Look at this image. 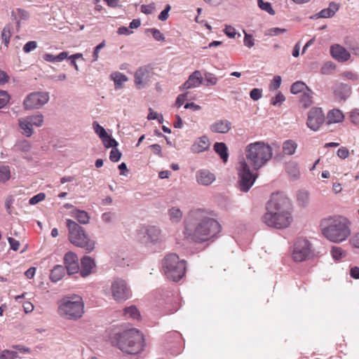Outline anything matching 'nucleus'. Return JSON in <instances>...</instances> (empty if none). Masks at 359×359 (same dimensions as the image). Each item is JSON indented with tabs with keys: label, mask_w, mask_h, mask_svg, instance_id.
I'll use <instances>...</instances> for the list:
<instances>
[{
	"label": "nucleus",
	"mask_w": 359,
	"mask_h": 359,
	"mask_svg": "<svg viewBox=\"0 0 359 359\" xmlns=\"http://www.w3.org/2000/svg\"><path fill=\"white\" fill-rule=\"evenodd\" d=\"M314 255L311 243L304 238H297L291 247V257L295 262H302Z\"/></svg>",
	"instance_id": "nucleus-11"
},
{
	"label": "nucleus",
	"mask_w": 359,
	"mask_h": 359,
	"mask_svg": "<svg viewBox=\"0 0 359 359\" xmlns=\"http://www.w3.org/2000/svg\"><path fill=\"white\" fill-rule=\"evenodd\" d=\"M121 155V153L118 151V149L113 148L110 151L109 159L112 162H118L120 160Z\"/></svg>",
	"instance_id": "nucleus-50"
},
{
	"label": "nucleus",
	"mask_w": 359,
	"mask_h": 359,
	"mask_svg": "<svg viewBox=\"0 0 359 359\" xmlns=\"http://www.w3.org/2000/svg\"><path fill=\"white\" fill-rule=\"evenodd\" d=\"M247 163L253 170H257L264 166L269 159V145L262 142L248 144L245 148Z\"/></svg>",
	"instance_id": "nucleus-7"
},
{
	"label": "nucleus",
	"mask_w": 359,
	"mask_h": 359,
	"mask_svg": "<svg viewBox=\"0 0 359 359\" xmlns=\"http://www.w3.org/2000/svg\"><path fill=\"white\" fill-rule=\"evenodd\" d=\"M320 227L323 235L332 243H339L351 235V229L346 218L330 217L321 220Z\"/></svg>",
	"instance_id": "nucleus-3"
},
{
	"label": "nucleus",
	"mask_w": 359,
	"mask_h": 359,
	"mask_svg": "<svg viewBox=\"0 0 359 359\" xmlns=\"http://www.w3.org/2000/svg\"><path fill=\"white\" fill-rule=\"evenodd\" d=\"M297 148V144L292 140H287L283 144V151L286 155H293Z\"/></svg>",
	"instance_id": "nucleus-32"
},
{
	"label": "nucleus",
	"mask_w": 359,
	"mask_h": 359,
	"mask_svg": "<svg viewBox=\"0 0 359 359\" xmlns=\"http://www.w3.org/2000/svg\"><path fill=\"white\" fill-rule=\"evenodd\" d=\"M32 145L29 141L27 140H21L18 141L15 145L14 148L16 151H20L22 152H27L31 149Z\"/></svg>",
	"instance_id": "nucleus-38"
},
{
	"label": "nucleus",
	"mask_w": 359,
	"mask_h": 359,
	"mask_svg": "<svg viewBox=\"0 0 359 359\" xmlns=\"http://www.w3.org/2000/svg\"><path fill=\"white\" fill-rule=\"evenodd\" d=\"M285 100V97L281 92H278L271 104L274 106H280Z\"/></svg>",
	"instance_id": "nucleus-49"
},
{
	"label": "nucleus",
	"mask_w": 359,
	"mask_h": 359,
	"mask_svg": "<svg viewBox=\"0 0 359 359\" xmlns=\"http://www.w3.org/2000/svg\"><path fill=\"white\" fill-rule=\"evenodd\" d=\"M147 32H150L154 39L158 41H165V36L164 35L156 28H150L147 29Z\"/></svg>",
	"instance_id": "nucleus-47"
},
{
	"label": "nucleus",
	"mask_w": 359,
	"mask_h": 359,
	"mask_svg": "<svg viewBox=\"0 0 359 359\" xmlns=\"http://www.w3.org/2000/svg\"><path fill=\"white\" fill-rule=\"evenodd\" d=\"M64 263L65 264V269L69 275L74 274L79 272V259L76 255L73 252H68L65 255Z\"/></svg>",
	"instance_id": "nucleus-16"
},
{
	"label": "nucleus",
	"mask_w": 359,
	"mask_h": 359,
	"mask_svg": "<svg viewBox=\"0 0 359 359\" xmlns=\"http://www.w3.org/2000/svg\"><path fill=\"white\" fill-rule=\"evenodd\" d=\"M49 98L48 92H34L25 97L23 104L26 109H39L48 102Z\"/></svg>",
	"instance_id": "nucleus-13"
},
{
	"label": "nucleus",
	"mask_w": 359,
	"mask_h": 359,
	"mask_svg": "<svg viewBox=\"0 0 359 359\" xmlns=\"http://www.w3.org/2000/svg\"><path fill=\"white\" fill-rule=\"evenodd\" d=\"M231 128V123L228 120H217L210 126V129L212 133H227Z\"/></svg>",
	"instance_id": "nucleus-22"
},
{
	"label": "nucleus",
	"mask_w": 359,
	"mask_h": 359,
	"mask_svg": "<svg viewBox=\"0 0 359 359\" xmlns=\"http://www.w3.org/2000/svg\"><path fill=\"white\" fill-rule=\"evenodd\" d=\"M224 33L231 39H234L237 34L236 29L231 26H226Z\"/></svg>",
	"instance_id": "nucleus-57"
},
{
	"label": "nucleus",
	"mask_w": 359,
	"mask_h": 359,
	"mask_svg": "<svg viewBox=\"0 0 359 359\" xmlns=\"http://www.w3.org/2000/svg\"><path fill=\"white\" fill-rule=\"evenodd\" d=\"M37 48V43L35 41H28L23 46V51L25 53H30L31 51L35 50Z\"/></svg>",
	"instance_id": "nucleus-51"
},
{
	"label": "nucleus",
	"mask_w": 359,
	"mask_h": 359,
	"mask_svg": "<svg viewBox=\"0 0 359 359\" xmlns=\"http://www.w3.org/2000/svg\"><path fill=\"white\" fill-rule=\"evenodd\" d=\"M106 46L105 41H103L100 43H99L97 46L95 47L93 53V62L97 61L99 58V52L101 49H102Z\"/></svg>",
	"instance_id": "nucleus-52"
},
{
	"label": "nucleus",
	"mask_w": 359,
	"mask_h": 359,
	"mask_svg": "<svg viewBox=\"0 0 359 359\" xmlns=\"http://www.w3.org/2000/svg\"><path fill=\"white\" fill-rule=\"evenodd\" d=\"M236 170L239 189L242 192L247 193L253 186L257 174L254 172L255 170H250V165L244 159L238 162Z\"/></svg>",
	"instance_id": "nucleus-9"
},
{
	"label": "nucleus",
	"mask_w": 359,
	"mask_h": 359,
	"mask_svg": "<svg viewBox=\"0 0 359 359\" xmlns=\"http://www.w3.org/2000/svg\"><path fill=\"white\" fill-rule=\"evenodd\" d=\"M210 141L208 136L203 135L198 137L191 146V151L194 154H200L209 149Z\"/></svg>",
	"instance_id": "nucleus-19"
},
{
	"label": "nucleus",
	"mask_w": 359,
	"mask_h": 359,
	"mask_svg": "<svg viewBox=\"0 0 359 359\" xmlns=\"http://www.w3.org/2000/svg\"><path fill=\"white\" fill-rule=\"evenodd\" d=\"M344 118L343 113L339 109L330 111L327 116V123L328 125L341 122Z\"/></svg>",
	"instance_id": "nucleus-27"
},
{
	"label": "nucleus",
	"mask_w": 359,
	"mask_h": 359,
	"mask_svg": "<svg viewBox=\"0 0 359 359\" xmlns=\"http://www.w3.org/2000/svg\"><path fill=\"white\" fill-rule=\"evenodd\" d=\"M46 198V195L43 193H39L29 199V204L35 205L38 203L43 201Z\"/></svg>",
	"instance_id": "nucleus-54"
},
{
	"label": "nucleus",
	"mask_w": 359,
	"mask_h": 359,
	"mask_svg": "<svg viewBox=\"0 0 359 359\" xmlns=\"http://www.w3.org/2000/svg\"><path fill=\"white\" fill-rule=\"evenodd\" d=\"M312 95L313 92L310 88L307 89L305 92L302 93L300 98V102L304 107L307 108L312 104Z\"/></svg>",
	"instance_id": "nucleus-36"
},
{
	"label": "nucleus",
	"mask_w": 359,
	"mask_h": 359,
	"mask_svg": "<svg viewBox=\"0 0 359 359\" xmlns=\"http://www.w3.org/2000/svg\"><path fill=\"white\" fill-rule=\"evenodd\" d=\"M111 292L116 302L126 301L132 296V292L127 282L120 278H115L111 285Z\"/></svg>",
	"instance_id": "nucleus-12"
},
{
	"label": "nucleus",
	"mask_w": 359,
	"mask_h": 359,
	"mask_svg": "<svg viewBox=\"0 0 359 359\" xmlns=\"http://www.w3.org/2000/svg\"><path fill=\"white\" fill-rule=\"evenodd\" d=\"M285 172L291 180H297L300 177V170L296 162L287 163L285 165Z\"/></svg>",
	"instance_id": "nucleus-25"
},
{
	"label": "nucleus",
	"mask_w": 359,
	"mask_h": 359,
	"mask_svg": "<svg viewBox=\"0 0 359 359\" xmlns=\"http://www.w3.org/2000/svg\"><path fill=\"white\" fill-rule=\"evenodd\" d=\"M262 90L259 88H253L250 93V96L253 100H258L262 97Z\"/></svg>",
	"instance_id": "nucleus-56"
},
{
	"label": "nucleus",
	"mask_w": 359,
	"mask_h": 359,
	"mask_svg": "<svg viewBox=\"0 0 359 359\" xmlns=\"http://www.w3.org/2000/svg\"><path fill=\"white\" fill-rule=\"evenodd\" d=\"M11 177V170L8 166H0V182H4Z\"/></svg>",
	"instance_id": "nucleus-44"
},
{
	"label": "nucleus",
	"mask_w": 359,
	"mask_h": 359,
	"mask_svg": "<svg viewBox=\"0 0 359 359\" xmlns=\"http://www.w3.org/2000/svg\"><path fill=\"white\" fill-rule=\"evenodd\" d=\"M244 44L248 48H252L254 46V41L252 36L245 32Z\"/></svg>",
	"instance_id": "nucleus-62"
},
{
	"label": "nucleus",
	"mask_w": 359,
	"mask_h": 359,
	"mask_svg": "<svg viewBox=\"0 0 359 359\" xmlns=\"http://www.w3.org/2000/svg\"><path fill=\"white\" fill-rule=\"evenodd\" d=\"M117 33L120 35H130L133 33V32L130 29L129 27H120L117 29Z\"/></svg>",
	"instance_id": "nucleus-63"
},
{
	"label": "nucleus",
	"mask_w": 359,
	"mask_h": 359,
	"mask_svg": "<svg viewBox=\"0 0 359 359\" xmlns=\"http://www.w3.org/2000/svg\"><path fill=\"white\" fill-rule=\"evenodd\" d=\"M123 315L126 318H130L133 320H140L141 318L140 311L135 306H130L123 310Z\"/></svg>",
	"instance_id": "nucleus-34"
},
{
	"label": "nucleus",
	"mask_w": 359,
	"mask_h": 359,
	"mask_svg": "<svg viewBox=\"0 0 359 359\" xmlns=\"http://www.w3.org/2000/svg\"><path fill=\"white\" fill-rule=\"evenodd\" d=\"M215 180V175L208 169H201L196 172V181L201 186H209Z\"/></svg>",
	"instance_id": "nucleus-17"
},
{
	"label": "nucleus",
	"mask_w": 359,
	"mask_h": 359,
	"mask_svg": "<svg viewBox=\"0 0 359 359\" xmlns=\"http://www.w3.org/2000/svg\"><path fill=\"white\" fill-rule=\"evenodd\" d=\"M116 213L112 212H106L101 215V220L104 224H112L116 221Z\"/></svg>",
	"instance_id": "nucleus-39"
},
{
	"label": "nucleus",
	"mask_w": 359,
	"mask_h": 359,
	"mask_svg": "<svg viewBox=\"0 0 359 359\" xmlns=\"http://www.w3.org/2000/svg\"><path fill=\"white\" fill-rule=\"evenodd\" d=\"M137 239L146 247L151 248L162 241L161 231L155 226H141L137 231Z\"/></svg>",
	"instance_id": "nucleus-10"
},
{
	"label": "nucleus",
	"mask_w": 359,
	"mask_h": 359,
	"mask_svg": "<svg viewBox=\"0 0 359 359\" xmlns=\"http://www.w3.org/2000/svg\"><path fill=\"white\" fill-rule=\"evenodd\" d=\"M72 215L80 224H86L89 223L90 217L88 213L84 210H76L72 212Z\"/></svg>",
	"instance_id": "nucleus-33"
},
{
	"label": "nucleus",
	"mask_w": 359,
	"mask_h": 359,
	"mask_svg": "<svg viewBox=\"0 0 359 359\" xmlns=\"http://www.w3.org/2000/svg\"><path fill=\"white\" fill-rule=\"evenodd\" d=\"M204 75L206 86H215L217 83L218 79L212 73L205 72Z\"/></svg>",
	"instance_id": "nucleus-45"
},
{
	"label": "nucleus",
	"mask_w": 359,
	"mask_h": 359,
	"mask_svg": "<svg viewBox=\"0 0 359 359\" xmlns=\"http://www.w3.org/2000/svg\"><path fill=\"white\" fill-rule=\"evenodd\" d=\"M149 148L152 150L154 154L160 157L163 156L161 147L158 144H151L149 146Z\"/></svg>",
	"instance_id": "nucleus-60"
},
{
	"label": "nucleus",
	"mask_w": 359,
	"mask_h": 359,
	"mask_svg": "<svg viewBox=\"0 0 359 359\" xmlns=\"http://www.w3.org/2000/svg\"><path fill=\"white\" fill-rule=\"evenodd\" d=\"M309 88L303 81H297L292 85L290 91L292 94L303 93Z\"/></svg>",
	"instance_id": "nucleus-37"
},
{
	"label": "nucleus",
	"mask_w": 359,
	"mask_h": 359,
	"mask_svg": "<svg viewBox=\"0 0 359 359\" xmlns=\"http://www.w3.org/2000/svg\"><path fill=\"white\" fill-rule=\"evenodd\" d=\"M66 224L70 243L83 249L86 253L91 252L95 248V241L90 239L84 229L72 219H67Z\"/></svg>",
	"instance_id": "nucleus-6"
},
{
	"label": "nucleus",
	"mask_w": 359,
	"mask_h": 359,
	"mask_svg": "<svg viewBox=\"0 0 359 359\" xmlns=\"http://www.w3.org/2000/svg\"><path fill=\"white\" fill-rule=\"evenodd\" d=\"M332 56L339 62L347 61L350 57V53L341 46L335 44L331 46L330 49Z\"/></svg>",
	"instance_id": "nucleus-21"
},
{
	"label": "nucleus",
	"mask_w": 359,
	"mask_h": 359,
	"mask_svg": "<svg viewBox=\"0 0 359 359\" xmlns=\"http://www.w3.org/2000/svg\"><path fill=\"white\" fill-rule=\"evenodd\" d=\"M154 73L147 67H141L135 72L134 82L138 89L146 88L150 82Z\"/></svg>",
	"instance_id": "nucleus-15"
},
{
	"label": "nucleus",
	"mask_w": 359,
	"mask_h": 359,
	"mask_svg": "<svg viewBox=\"0 0 359 359\" xmlns=\"http://www.w3.org/2000/svg\"><path fill=\"white\" fill-rule=\"evenodd\" d=\"M9 99L10 96L6 91L0 90V109L8 103Z\"/></svg>",
	"instance_id": "nucleus-53"
},
{
	"label": "nucleus",
	"mask_w": 359,
	"mask_h": 359,
	"mask_svg": "<svg viewBox=\"0 0 359 359\" xmlns=\"http://www.w3.org/2000/svg\"><path fill=\"white\" fill-rule=\"evenodd\" d=\"M8 243L10 244L11 249H12L14 251H17V250H19L20 244V242L18 241L15 240L13 238L8 237Z\"/></svg>",
	"instance_id": "nucleus-58"
},
{
	"label": "nucleus",
	"mask_w": 359,
	"mask_h": 359,
	"mask_svg": "<svg viewBox=\"0 0 359 359\" xmlns=\"http://www.w3.org/2000/svg\"><path fill=\"white\" fill-rule=\"evenodd\" d=\"M58 315L66 320H76L84 313V303L81 297L73 294L58 302Z\"/></svg>",
	"instance_id": "nucleus-5"
},
{
	"label": "nucleus",
	"mask_w": 359,
	"mask_h": 359,
	"mask_svg": "<svg viewBox=\"0 0 359 359\" xmlns=\"http://www.w3.org/2000/svg\"><path fill=\"white\" fill-rule=\"evenodd\" d=\"M220 224L210 212L204 209L191 210L184 220V238L202 243L216 236L220 231Z\"/></svg>",
	"instance_id": "nucleus-1"
},
{
	"label": "nucleus",
	"mask_w": 359,
	"mask_h": 359,
	"mask_svg": "<svg viewBox=\"0 0 359 359\" xmlns=\"http://www.w3.org/2000/svg\"><path fill=\"white\" fill-rule=\"evenodd\" d=\"M95 262L94 259L89 256H84L81 259V269L79 268L80 274L85 278L93 273L95 268Z\"/></svg>",
	"instance_id": "nucleus-20"
},
{
	"label": "nucleus",
	"mask_w": 359,
	"mask_h": 359,
	"mask_svg": "<svg viewBox=\"0 0 359 359\" xmlns=\"http://www.w3.org/2000/svg\"><path fill=\"white\" fill-rule=\"evenodd\" d=\"M292 203L283 192L271 194V226L285 229L293 222Z\"/></svg>",
	"instance_id": "nucleus-2"
},
{
	"label": "nucleus",
	"mask_w": 359,
	"mask_h": 359,
	"mask_svg": "<svg viewBox=\"0 0 359 359\" xmlns=\"http://www.w3.org/2000/svg\"><path fill=\"white\" fill-rule=\"evenodd\" d=\"M30 122L31 125L36 127H40L43 123V116L41 114L29 116L26 117Z\"/></svg>",
	"instance_id": "nucleus-41"
},
{
	"label": "nucleus",
	"mask_w": 359,
	"mask_h": 359,
	"mask_svg": "<svg viewBox=\"0 0 359 359\" xmlns=\"http://www.w3.org/2000/svg\"><path fill=\"white\" fill-rule=\"evenodd\" d=\"M93 128L95 133L99 136V137L102 140L104 137H106L108 135L105 129L100 126L97 121H94L93 123Z\"/></svg>",
	"instance_id": "nucleus-43"
},
{
	"label": "nucleus",
	"mask_w": 359,
	"mask_h": 359,
	"mask_svg": "<svg viewBox=\"0 0 359 359\" xmlns=\"http://www.w3.org/2000/svg\"><path fill=\"white\" fill-rule=\"evenodd\" d=\"M349 151L346 147H341L337 151V156L342 159H345L348 156Z\"/></svg>",
	"instance_id": "nucleus-61"
},
{
	"label": "nucleus",
	"mask_w": 359,
	"mask_h": 359,
	"mask_svg": "<svg viewBox=\"0 0 359 359\" xmlns=\"http://www.w3.org/2000/svg\"><path fill=\"white\" fill-rule=\"evenodd\" d=\"M111 344L127 354H137L144 346L143 334L135 328L116 333L111 337Z\"/></svg>",
	"instance_id": "nucleus-4"
},
{
	"label": "nucleus",
	"mask_w": 359,
	"mask_h": 359,
	"mask_svg": "<svg viewBox=\"0 0 359 359\" xmlns=\"http://www.w3.org/2000/svg\"><path fill=\"white\" fill-rule=\"evenodd\" d=\"M19 353L13 350H4L1 352L0 359H20Z\"/></svg>",
	"instance_id": "nucleus-42"
},
{
	"label": "nucleus",
	"mask_w": 359,
	"mask_h": 359,
	"mask_svg": "<svg viewBox=\"0 0 359 359\" xmlns=\"http://www.w3.org/2000/svg\"><path fill=\"white\" fill-rule=\"evenodd\" d=\"M214 151L217 154L224 163H226L229 159L228 148L224 142H215L213 146Z\"/></svg>",
	"instance_id": "nucleus-26"
},
{
	"label": "nucleus",
	"mask_w": 359,
	"mask_h": 359,
	"mask_svg": "<svg viewBox=\"0 0 359 359\" xmlns=\"http://www.w3.org/2000/svg\"><path fill=\"white\" fill-rule=\"evenodd\" d=\"M11 36V28L9 26L5 27L1 32V39L2 42L6 46H8L10 38Z\"/></svg>",
	"instance_id": "nucleus-46"
},
{
	"label": "nucleus",
	"mask_w": 359,
	"mask_h": 359,
	"mask_svg": "<svg viewBox=\"0 0 359 359\" xmlns=\"http://www.w3.org/2000/svg\"><path fill=\"white\" fill-rule=\"evenodd\" d=\"M170 221L172 223H179L182 218V212L179 208L172 207L168 210Z\"/></svg>",
	"instance_id": "nucleus-35"
},
{
	"label": "nucleus",
	"mask_w": 359,
	"mask_h": 359,
	"mask_svg": "<svg viewBox=\"0 0 359 359\" xmlns=\"http://www.w3.org/2000/svg\"><path fill=\"white\" fill-rule=\"evenodd\" d=\"M106 148H115L118 145V142L109 135L101 140Z\"/></svg>",
	"instance_id": "nucleus-48"
},
{
	"label": "nucleus",
	"mask_w": 359,
	"mask_h": 359,
	"mask_svg": "<svg viewBox=\"0 0 359 359\" xmlns=\"http://www.w3.org/2000/svg\"><path fill=\"white\" fill-rule=\"evenodd\" d=\"M350 118L352 123H359V109H354L350 113Z\"/></svg>",
	"instance_id": "nucleus-59"
},
{
	"label": "nucleus",
	"mask_w": 359,
	"mask_h": 359,
	"mask_svg": "<svg viewBox=\"0 0 359 359\" xmlns=\"http://www.w3.org/2000/svg\"><path fill=\"white\" fill-rule=\"evenodd\" d=\"M346 251L340 247L333 246L331 249V255L334 260H341L346 257Z\"/></svg>",
	"instance_id": "nucleus-40"
},
{
	"label": "nucleus",
	"mask_w": 359,
	"mask_h": 359,
	"mask_svg": "<svg viewBox=\"0 0 359 359\" xmlns=\"http://www.w3.org/2000/svg\"><path fill=\"white\" fill-rule=\"evenodd\" d=\"M68 57V53L66 51L61 52L57 55H53L50 53H46L43 55L44 60L50 62H58L67 59Z\"/></svg>",
	"instance_id": "nucleus-31"
},
{
	"label": "nucleus",
	"mask_w": 359,
	"mask_h": 359,
	"mask_svg": "<svg viewBox=\"0 0 359 359\" xmlns=\"http://www.w3.org/2000/svg\"><path fill=\"white\" fill-rule=\"evenodd\" d=\"M154 10V6L153 5H142L141 6V11L144 14H151L153 13Z\"/></svg>",
	"instance_id": "nucleus-64"
},
{
	"label": "nucleus",
	"mask_w": 359,
	"mask_h": 359,
	"mask_svg": "<svg viewBox=\"0 0 359 359\" xmlns=\"http://www.w3.org/2000/svg\"><path fill=\"white\" fill-rule=\"evenodd\" d=\"M110 78L114 82L115 89L121 88L123 87V84L128 80V77L125 74L119 72L111 73Z\"/></svg>",
	"instance_id": "nucleus-30"
},
{
	"label": "nucleus",
	"mask_w": 359,
	"mask_h": 359,
	"mask_svg": "<svg viewBox=\"0 0 359 359\" xmlns=\"http://www.w3.org/2000/svg\"><path fill=\"white\" fill-rule=\"evenodd\" d=\"M171 8V6L170 5H167L165 8L158 15V19L161 21H165L168 18L169 16V11Z\"/></svg>",
	"instance_id": "nucleus-55"
},
{
	"label": "nucleus",
	"mask_w": 359,
	"mask_h": 359,
	"mask_svg": "<svg viewBox=\"0 0 359 359\" xmlns=\"http://www.w3.org/2000/svg\"><path fill=\"white\" fill-rule=\"evenodd\" d=\"M203 83V78L201 72L198 70L194 71L191 74L189 75L187 81L181 87V90H188L198 87Z\"/></svg>",
	"instance_id": "nucleus-18"
},
{
	"label": "nucleus",
	"mask_w": 359,
	"mask_h": 359,
	"mask_svg": "<svg viewBox=\"0 0 359 359\" xmlns=\"http://www.w3.org/2000/svg\"><path fill=\"white\" fill-rule=\"evenodd\" d=\"M339 10V5L335 2H331L329 7L323 9L319 13L311 17V19H318L320 18H329L334 16L335 13Z\"/></svg>",
	"instance_id": "nucleus-23"
},
{
	"label": "nucleus",
	"mask_w": 359,
	"mask_h": 359,
	"mask_svg": "<svg viewBox=\"0 0 359 359\" xmlns=\"http://www.w3.org/2000/svg\"><path fill=\"white\" fill-rule=\"evenodd\" d=\"M65 274V268L62 265H56L51 270L50 278L53 282L60 280Z\"/></svg>",
	"instance_id": "nucleus-29"
},
{
	"label": "nucleus",
	"mask_w": 359,
	"mask_h": 359,
	"mask_svg": "<svg viewBox=\"0 0 359 359\" xmlns=\"http://www.w3.org/2000/svg\"><path fill=\"white\" fill-rule=\"evenodd\" d=\"M296 201L299 208H306L310 204V192L304 189L298 190L296 193Z\"/></svg>",
	"instance_id": "nucleus-24"
},
{
	"label": "nucleus",
	"mask_w": 359,
	"mask_h": 359,
	"mask_svg": "<svg viewBox=\"0 0 359 359\" xmlns=\"http://www.w3.org/2000/svg\"><path fill=\"white\" fill-rule=\"evenodd\" d=\"M163 269L168 279L175 282L180 280L186 271V262L180 260L174 253L169 254L163 259Z\"/></svg>",
	"instance_id": "nucleus-8"
},
{
	"label": "nucleus",
	"mask_w": 359,
	"mask_h": 359,
	"mask_svg": "<svg viewBox=\"0 0 359 359\" xmlns=\"http://www.w3.org/2000/svg\"><path fill=\"white\" fill-rule=\"evenodd\" d=\"M325 121V115L320 108H312L309 114L306 125L313 131H317Z\"/></svg>",
	"instance_id": "nucleus-14"
},
{
	"label": "nucleus",
	"mask_w": 359,
	"mask_h": 359,
	"mask_svg": "<svg viewBox=\"0 0 359 359\" xmlns=\"http://www.w3.org/2000/svg\"><path fill=\"white\" fill-rule=\"evenodd\" d=\"M19 126L24 135L26 137H31L32 135L34 133L33 126L31 125L26 117L19 119Z\"/></svg>",
	"instance_id": "nucleus-28"
}]
</instances>
